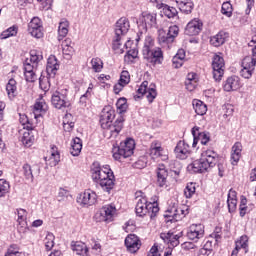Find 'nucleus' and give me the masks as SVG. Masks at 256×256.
Listing matches in <instances>:
<instances>
[{
	"mask_svg": "<svg viewBox=\"0 0 256 256\" xmlns=\"http://www.w3.org/2000/svg\"><path fill=\"white\" fill-rule=\"evenodd\" d=\"M59 69V63L55 56H50L46 65V73L49 77H55L57 70Z\"/></svg>",
	"mask_w": 256,
	"mask_h": 256,
	"instance_id": "nucleus-29",
	"label": "nucleus"
},
{
	"mask_svg": "<svg viewBox=\"0 0 256 256\" xmlns=\"http://www.w3.org/2000/svg\"><path fill=\"white\" fill-rule=\"evenodd\" d=\"M177 159L185 160L191 155V150L185 141H179L174 149Z\"/></svg>",
	"mask_w": 256,
	"mask_h": 256,
	"instance_id": "nucleus-24",
	"label": "nucleus"
},
{
	"mask_svg": "<svg viewBox=\"0 0 256 256\" xmlns=\"http://www.w3.org/2000/svg\"><path fill=\"white\" fill-rule=\"evenodd\" d=\"M116 107L119 111V113H125L127 111V99L126 98H120L116 102Z\"/></svg>",
	"mask_w": 256,
	"mask_h": 256,
	"instance_id": "nucleus-51",
	"label": "nucleus"
},
{
	"mask_svg": "<svg viewBox=\"0 0 256 256\" xmlns=\"http://www.w3.org/2000/svg\"><path fill=\"white\" fill-rule=\"evenodd\" d=\"M135 209L138 217H145L148 213L150 218L153 219V217H157V213H159V204H157V202L147 203L145 198H140Z\"/></svg>",
	"mask_w": 256,
	"mask_h": 256,
	"instance_id": "nucleus-7",
	"label": "nucleus"
},
{
	"mask_svg": "<svg viewBox=\"0 0 256 256\" xmlns=\"http://www.w3.org/2000/svg\"><path fill=\"white\" fill-rule=\"evenodd\" d=\"M197 83V81L186 80L185 85L187 91H194L195 87H197Z\"/></svg>",
	"mask_w": 256,
	"mask_h": 256,
	"instance_id": "nucleus-61",
	"label": "nucleus"
},
{
	"mask_svg": "<svg viewBox=\"0 0 256 256\" xmlns=\"http://www.w3.org/2000/svg\"><path fill=\"white\" fill-rule=\"evenodd\" d=\"M20 123L27 131H33V123L29 120V117L25 114H20Z\"/></svg>",
	"mask_w": 256,
	"mask_h": 256,
	"instance_id": "nucleus-44",
	"label": "nucleus"
},
{
	"mask_svg": "<svg viewBox=\"0 0 256 256\" xmlns=\"http://www.w3.org/2000/svg\"><path fill=\"white\" fill-rule=\"evenodd\" d=\"M235 249H247V236H242L240 240L236 241Z\"/></svg>",
	"mask_w": 256,
	"mask_h": 256,
	"instance_id": "nucleus-55",
	"label": "nucleus"
},
{
	"mask_svg": "<svg viewBox=\"0 0 256 256\" xmlns=\"http://www.w3.org/2000/svg\"><path fill=\"white\" fill-rule=\"evenodd\" d=\"M131 25L129 20L125 17L120 18L115 24V36L112 42V49L117 51V53H124L123 48H121V39L123 36L127 35Z\"/></svg>",
	"mask_w": 256,
	"mask_h": 256,
	"instance_id": "nucleus-5",
	"label": "nucleus"
},
{
	"mask_svg": "<svg viewBox=\"0 0 256 256\" xmlns=\"http://www.w3.org/2000/svg\"><path fill=\"white\" fill-rule=\"evenodd\" d=\"M160 237L164 240V243H167L171 247H177L179 245V239L183 237V232H179L178 234H175L171 231L168 233H161Z\"/></svg>",
	"mask_w": 256,
	"mask_h": 256,
	"instance_id": "nucleus-26",
	"label": "nucleus"
},
{
	"mask_svg": "<svg viewBox=\"0 0 256 256\" xmlns=\"http://www.w3.org/2000/svg\"><path fill=\"white\" fill-rule=\"evenodd\" d=\"M131 81V77L129 75L128 71H122L120 75L119 82L122 83V85H129V82Z\"/></svg>",
	"mask_w": 256,
	"mask_h": 256,
	"instance_id": "nucleus-54",
	"label": "nucleus"
},
{
	"mask_svg": "<svg viewBox=\"0 0 256 256\" xmlns=\"http://www.w3.org/2000/svg\"><path fill=\"white\" fill-rule=\"evenodd\" d=\"M195 191H197V188L195 187V183L191 182L187 184V186L184 189V195L186 199H191L195 195Z\"/></svg>",
	"mask_w": 256,
	"mask_h": 256,
	"instance_id": "nucleus-45",
	"label": "nucleus"
},
{
	"mask_svg": "<svg viewBox=\"0 0 256 256\" xmlns=\"http://www.w3.org/2000/svg\"><path fill=\"white\" fill-rule=\"evenodd\" d=\"M133 151H135V140L128 138L125 142H121L119 147L113 149V158L115 161L127 159L133 155Z\"/></svg>",
	"mask_w": 256,
	"mask_h": 256,
	"instance_id": "nucleus-8",
	"label": "nucleus"
},
{
	"mask_svg": "<svg viewBox=\"0 0 256 256\" xmlns=\"http://www.w3.org/2000/svg\"><path fill=\"white\" fill-rule=\"evenodd\" d=\"M193 108L195 110V113L198 115H205L207 113V104L203 103L201 100H193L192 102Z\"/></svg>",
	"mask_w": 256,
	"mask_h": 256,
	"instance_id": "nucleus-35",
	"label": "nucleus"
},
{
	"mask_svg": "<svg viewBox=\"0 0 256 256\" xmlns=\"http://www.w3.org/2000/svg\"><path fill=\"white\" fill-rule=\"evenodd\" d=\"M31 130H27L23 133V136L20 138L21 143L24 147H31L35 143V136L31 134Z\"/></svg>",
	"mask_w": 256,
	"mask_h": 256,
	"instance_id": "nucleus-36",
	"label": "nucleus"
},
{
	"mask_svg": "<svg viewBox=\"0 0 256 256\" xmlns=\"http://www.w3.org/2000/svg\"><path fill=\"white\" fill-rule=\"evenodd\" d=\"M43 61V54L37 50L30 51V57L26 58L24 62V77L28 83H35L37 81V67H39V62Z\"/></svg>",
	"mask_w": 256,
	"mask_h": 256,
	"instance_id": "nucleus-4",
	"label": "nucleus"
},
{
	"mask_svg": "<svg viewBox=\"0 0 256 256\" xmlns=\"http://www.w3.org/2000/svg\"><path fill=\"white\" fill-rule=\"evenodd\" d=\"M179 35V26H170L168 31L159 30L158 31V43L162 47H169L171 43L175 41V38Z\"/></svg>",
	"mask_w": 256,
	"mask_h": 256,
	"instance_id": "nucleus-10",
	"label": "nucleus"
},
{
	"mask_svg": "<svg viewBox=\"0 0 256 256\" xmlns=\"http://www.w3.org/2000/svg\"><path fill=\"white\" fill-rule=\"evenodd\" d=\"M150 157L155 159H161V161H167L169 156L165 154V150L161 147V142L155 140L150 145Z\"/></svg>",
	"mask_w": 256,
	"mask_h": 256,
	"instance_id": "nucleus-18",
	"label": "nucleus"
},
{
	"mask_svg": "<svg viewBox=\"0 0 256 256\" xmlns=\"http://www.w3.org/2000/svg\"><path fill=\"white\" fill-rule=\"evenodd\" d=\"M137 23L140 31L137 33L136 41L139 43L147 35V29L157 28V14L142 13Z\"/></svg>",
	"mask_w": 256,
	"mask_h": 256,
	"instance_id": "nucleus-6",
	"label": "nucleus"
},
{
	"mask_svg": "<svg viewBox=\"0 0 256 256\" xmlns=\"http://www.w3.org/2000/svg\"><path fill=\"white\" fill-rule=\"evenodd\" d=\"M117 213V208L113 205H105L100 209V221H105L106 223H111L113 217Z\"/></svg>",
	"mask_w": 256,
	"mask_h": 256,
	"instance_id": "nucleus-23",
	"label": "nucleus"
},
{
	"mask_svg": "<svg viewBox=\"0 0 256 256\" xmlns=\"http://www.w3.org/2000/svg\"><path fill=\"white\" fill-rule=\"evenodd\" d=\"M155 49V40L151 36H145L144 46L142 48V55L149 53Z\"/></svg>",
	"mask_w": 256,
	"mask_h": 256,
	"instance_id": "nucleus-37",
	"label": "nucleus"
},
{
	"mask_svg": "<svg viewBox=\"0 0 256 256\" xmlns=\"http://www.w3.org/2000/svg\"><path fill=\"white\" fill-rule=\"evenodd\" d=\"M186 215H189V206L182 205L181 207L173 206L168 209L164 217L168 219L167 221L173 223V221H180Z\"/></svg>",
	"mask_w": 256,
	"mask_h": 256,
	"instance_id": "nucleus-12",
	"label": "nucleus"
},
{
	"mask_svg": "<svg viewBox=\"0 0 256 256\" xmlns=\"http://www.w3.org/2000/svg\"><path fill=\"white\" fill-rule=\"evenodd\" d=\"M125 246L130 253H137L141 247V240L135 234H129L125 239Z\"/></svg>",
	"mask_w": 256,
	"mask_h": 256,
	"instance_id": "nucleus-21",
	"label": "nucleus"
},
{
	"mask_svg": "<svg viewBox=\"0 0 256 256\" xmlns=\"http://www.w3.org/2000/svg\"><path fill=\"white\" fill-rule=\"evenodd\" d=\"M21 171H22V174L25 177V179L27 181H31V183H33V179H34L35 175L37 177H38V175H40L41 167L37 164H35L31 167V165L26 163L22 166Z\"/></svg>",
	"mask_w": 256,
	"mask_h": 256,
	"instance_id": "nucleus-20",
	"label": "nucleus"
},
{
	"mask_svg": "<svg viewBox=\"0 0 256 256\" xmlns=\"http://www.w3.org/2000/svg\"><path fill=\"white\" fill-rule=\"evenodd\" d=\"M197 136H198V139H199L201 145H207V142L211 141V134H209V132H200L198 130Z\"/></svg>",
	"mask_w": 256,
	"mask_h": 256,
	"instance_id": "nucleus-50",
	"label": "nucleus"
},
{
	"mask_svg": "<svg viewBox=\"0 0 256 256\" xmlns=\"http://www.w3.org/2000/svg\"><path fill=\"white\" fill-rule=\"evenodd\" d=\"M91 91H93V84H90L86 93L80 97V104L85 105L87 103V99L91 97Z\"/></svg>",
	"mask_w": 256,
	"mask_h": 256,
	"instance_id": "nucleus-52",
	"label": "nucleus"
},
{
	"mask_svg": "<svg viewBox=\"0 0 256 256\" xmlns=\"http://www.w3.org/2000/svg\"><path fill=\"white\" fill-rule=\"evenodd\" d=\"M27 219V211L25 209L18 210V222L25 221Z\"/></svg>",
	"mask_w": 256,
	"mask_h": 256,
	"instance_id": "nucleus-63",
	"label": "nucleus"
},
{
	"mask_svg": "<svg viewBox=\"0 0 256 256\" xmlns=\"http://www.w3.org/2000/svg\"><path fill=\"white\" fill-rule=\"evenodd\" d=\"M115 119V110L111 108L103 109L100 116V125L102 129H105L106 135L109 137H117L119 133L123 130V123H125V118L119 116L114 122Z\"/></svg>",
	"mask_w": 256,
	"mask_h": 256,
	"instance_id": "nucleus-2",
	"label": "nucleus"
},
{
	"mask_svg": "<svg viewBox=\"0 0 256 256\" xmlns=\"http://www.w3.org/2000/svg\"><path fill=\"white\" fill-rule=\"evenodd\" d=\"M6 92L9 97V99L13 100L17 95V81L13 78H11L8 83L6 84Z\"/></svg>",
	"mask_w": 256,
	"mask_h": 256,
	"instance_id": "nucleus-32",
	"label": "nucleus"
},
{
	"mask_svg": "<svg viewBox=\"0 0 256 256\" xmlns=\"http://www.w3.org/2000/svg\"><path fill=\"white\" fill-rule=\"evenodd\" d=\"M202 30H203V22H201L200 20L194 19L187 24L185 28V35H189L190 37H193L195 35H199Z\"/></svg>",
	"mask_w": 256,
	"mask_h": 256,
	"instance_id": "nucleus-22",
	"label": "nucleus"
},
{
	"mask_svg": "<svg viewBox=\"0 0 256 256\" xmlns=\"http://www.w3.org/2000/svg\"><path fill=\"white\" fill-rule=\"evenodd\" d=\"M156 185L158 187H167V177H169V172L167 171V168H165L164 164H159L156 169Z\"/></svg>",
	"mask_w": 256,
	"mask_h": 256,
	"instance_id": "nucleus-25",
	"label": "nucleus"
},
{
	"mask_svg": "<svg viewBox=\"0 0 256 256\" xmlns=\"http://www.w3.org/2000/svg\"><path fill=\"white\" fill-rule=\"evenodd\" d=\"M176 3L180 11L186 15H189L193 11L194 4L192 0H177Z\"/></svg>",
	"mask_w": 256,
	"mask_h": 256,
	"instance_id": "nucleus-33",
	"label": "nucleus"
},
{
	"mask_svg": "<svg viewBox=\"0 0 256 256\" xmlns=\"http://www.w3.org/2000/svg\"><path fill=\"white\" fill-rule=\"evenodd\" d=\"M63 55L66 59H71V56L75 53L73 46H62Z\"/></svg>",
	"mask_w": 256,
	"mask_h": 256,
	"instance_id": "nucleus-53",
	"label": "nucleus"
},
{
	"mask_svg": "<svg viewBox=\"0 0 256 256\" xmlns=\"http://www.w3.org/2000/svg\"><path fill=\"white\" fill-rule=\"evenodd\" d=\"M148 256H161V254H159V249L157 247L153 246L150 249Z\"/></svg>",
	"mask_w": 256,
	"mask_h": 256,
	"instance_id": "nucleus-64",
	"label": "nucleus"
},
{
	"mask_svg": "<svg viewBox=\"0 0 256 256\" xmlns=\"http://www.w3.org/2000/svg\"><path fill=\"white\" fill-rule=\"evenodd\" d=\"M205 236V227L202 224H192L187 232V237L190 241L197 243L198 239H203Z\"/></svg>",
	"mask_w": 256,
	"mask_h": 256,
	"instance_id": "nucleus-19",
	"label": "nucleus"
},
{
	"mask_svg": "<svg viewBox=\"0 0 256 256\" xmlns=\"http://www.w3.org/2000/svg\"><path fill=\"white\" fill-rule=\"evenodd\" d=\"M256 58L253 60L251 56H246L242 60V69L240 71L241 77L244 79H251L253 77V71H255Z\"/></svg>",
	"mask_w": 256,
	"mask_h": 256,
	"instance_id": "nucleus-14",
	"label": "nucleus"
},
{
	"mask_svg": "<svg viewBox=\"0 0 256 256\" xmlns=\"http://www.w3.org/2000/svg\"><path fill=\"white\" fill-rule=\"evenodd\" d=\"M131 59H137V51L129 50L127 55L124 57V61H131Z\"/></svg>",
	"mask_w": 256,
	"mask_h": 256,
	"instance_id": "nucleus-62",
	"label": "nucleus"
},
{
	"mask_svg": "<svg viewBox=\"0 0 256 256\" xmlns=\"http://www.w3.org/2000/svg\"><path fill=\"white\" fill-rule=\"evenodd\" d=\"M221 13L226 17H231V15H233V6L230 2H224L222 4Z\"/></svg>",
	"mask_w": 256,
	"mask_h": 256,
	"instance_id": "nucleus-49",
	"label": "nucleus"
},
{
	"mask_svg": "<svg viewBox=\"0 0 256 256\" xmlns=\"http://www.w3.org/2000/svg\"><path fill=\"white\" fill-rule=\"evenodd\" d=\"M91 65L95 73H101V71L103 70V60H101V58H92Z\"/></svg>",
	"mask_w": 256,
	"mask_h": 256,
	"instance_id": "nucleus-43",
	"label": "nucleus"
},
{
	"mask_svg": "<svg viewBox=\"0 0 256 256\" xmlns=\"http://www.w3.org/2000/svg\"><path fill=\"white\" fill-rule=\"evenodd\" d=\"M241 87V80L238 76H231L228 77L227 80L224 82L223 88L224 91H237Z\"/></svg>",
	"mask_w": 256,
	"mask_h": 256,
	"instance_id": "nucleus-27",
	"label": "nucleus"
},
{
	"mask_svg": "<svg viewBox=\"0 0 256 256\" xmlns=\"http://www.w3.org/2000/svg\"><path fill=\"white\" fill-rule=\"evenodd\" d=\"M81 149H83V141H81V138L76 137L72 141L70 153L73 155V157H78L81 153Z\"/></svg>",
	"mask_w": 256,
	"mask_h": 256,
	"instance_id": "nucleus-34",
	"label": "nucleus"
},
{
	"mask_svg": "<svg viewBox=\"0 0 256 256\" xmlns=\"http://www.w3.org/2000/svg\"><path fill=\"white\" fill-rule=\"evenodd\" d=\"M143 57L147 63H150V65H161L163 63V51L161 48H154L153 50H150L149 52H146V54H143Z\"/></svg>",
	"mask_w": 256,
	"mask_h": 256,
	"instance_id": "nucleus-15",
	"label": "nucleus"
},
{
	"mask_svg": "<svg viewBox=\"0 0 256 256\" xmlns=\"http://www.w3.org/2000/svg\"><path fill=\"white\" fill-rule=\"evenodd\" d=\"M164 15L168 17V19H173L177 15V9L175 7H171L169 5H162L161 7Z\"/></svg>",
	"mask_w": 256,
	"mask_h": 256,
	"instance_id": "nucleus-40",
	"label": "nucleus"
},
{
	"mask_svg": "<svg viewBox=\"0 0 256 256\" xmlns=\"http://www.w3.org/2000/svg\"><path fill=\"white\" fill-rule=\"evenodd\" d=\"M9 189H11L9 182L5 179H0V197H5L9 193Z\"/></svg>",
	"mask_w": 256,
	"mask_h": 256,
	"instance_id": "nucleus-48",
	"label": "nucleus"
},
{
	"mask_svg": "<svg viewBox=\"0 0 256 256\" xmlns=\"http://www.w3.org/2000/svg\"><path fill=\"white\" fill-rule=\"evenodd\" d=\"M51 103L55 109L71 107V101H69V90L67 88H58L52 93Z\"/></svg>",
	"mask_w": 256,
	"mask_h": 256,
	"instance_id": "nucleus-9",
	"label": "nucleus"
},
{
	"mask_svg": "<svg viewBox=\"0 0 256 256\" xmlns=\"http://www.w3.org/2000/svg\"><path fill=\"white\" fill-rule=\"evenodd\" d=\"M56 149L57 147H52L51 156L49 158L50 167H56V165L59 164V161H61V156L59 154V151H57Z\"/></svg>",
	"mask_w": 256,
	"mask_h": 256,
	"instance_id": "nucleus-39",
	"label": "nucleus"
},
{
	"mask_svg": "<svg viewBox=\"0 0 256 256\" xmlns=\"http://www.w3.org/2000/svg\"><path fill=\"white\" fill-rule=\"evenodd\" d=\"M92 181L99 185L106 193H111L115 187V175L109 165L99 166V163H94L91 167Z\"/></svg>",
	"mask_w": 256,
	"mask_h": 256,
	"instance_id": "nucleus-1",
	"label": "nucleus"
},
{
	"mask_svg": "<svg viewBox=\"0 0 256 256\" xmlns=\"http://www.w3.org/2000/svg\"><path fill=\"white\" fill-rule=\"evenodd\" d=\"M217 159V152L205 150L201 153L200 159L195 160L188 166V170L192 173H205V171H209V169L217 165Z\"/></svg>",
	"mask_w": 256,
	"mask_h": 256,
	"instance_id": "nucleus-3",
	"label": "nucleus"
},
{
	"mask_svg": "<svg viewBox=\"0 0 256 256\" xmlns=\"http://www.w3.org/2000/svg\"><path fill=\"white\" fill-rule=\"evenodd\" d=\"M228 210L233 213L237 209V199L227 200Z\"/></svg>",
	"mask_w": 256,
	"mask_h": 256,
	"instance_id": "nucleus-58",
	"label": "nucleus"
},
{
	"mask_svg": "<svg viewBox=\"0 0 256 256\" xmlns=\"http://www.w3.org/2000/svg\"><path fill=\"white\" fill-rule=\"evenodd\" d=\"M91 256L100 255L101 254V244L97 241H94V245H92L91 251L89 252Z\"/></svg>",
	"mask_w": 256,
	"mask_h": 256,
	"instance_id": "nucleus-56",
	"label": "nucleus"
},
{
	"mask_svg": "<svg viewBox=\"0 0 256 256\" xmlns=\"http://www.w3.org/2000/svg\"><path fill=\"white\" fill-rule=\"evenodd\" d=\"M17 35V26H12L0 34L1 39H9V37H15Z\"/></svg>",
	"mask_w": 256,
	"mask_h": 256,
	"instance_id": "nucleus-46",
	"label": "nucleus"
},
{
	"mask_svg": "<svg viewBox=\"0 0 256 256\" xmlns=\"http://www.w3.org/2000/svg\"><path fill=\"white\" fill-rule=\"evenodd\" d=\"M44 245L47 251H51L55 247V235L48 233L44 239Z\"/></svg>",
	"mask_w": 256,
	"mask_h": 256,
	"instance_id": "nucleus-42",
	"label": "nucleus"
},
{
	"mask_svg": "<svg viewBox=\"0 0 256 256\" xmlns=\"http://www.w3.org/2000/svg\"><path fill=\"white\" fill-rule=\"evenodd\" d=\"M69 33V21L62 19L58 26V41H63Z\"/></svg>",
	"mask_w": 256,
	"mask_h": 256,
	"instance_id": "nucleus-31",
	"label": "nucleus"
},
{
	"mask_svg": "<svg viewBox=\"0 0 256 256\" xmlns=\"http://www.w3.org/2000/svg\"><path fill=\"white\" fill-rule=\"evenodd\" d=\"M77 203L83 205V207H91L97 203V193L92 190H85L77 197Z\"/></svg>",
	"mask_w": 256,
	"mask_h": 256,
	"instance_id": "nucleus-16",
	"label": "nucleus"
},
{
	"mask_svg": "<svg viewBox=\"0 0 256 256\" xmlns=\"http://www.w3.org/2000/svg\"><path fill=\"white\" fill-rule=\"evenodd\" d=\"M213 77L215 81H221L225 73V60L221 55L215 54L212 61Z\"/></svg>",
	"mask_w": 256,
	"mask_h": 256,
	"instance_id": "nucleus-13",
	"label": "nucleus"
},
{
	"mask_svg": "<svg viewBox=\"0 0 256 256\" xmlns=\"http://www.w3.org/2000/svg\"><path fill=\"white\" fill-rule=\"evenodd\" d=\"M71 119H73V115L71 114H66L63 118V128L64 131H67L68 133L75 127V122L71 121Z\"/></svg>",
	"mask_w": 256,
	"mask_h": 256,
	"instance_id": "nucleus-38",
	"label": "nucleus"
},
{
	"mask_svg": "<svg viewBox=\"0 0 256 256\" xmlns=\"http://www.w3.org/2000/svg\"><path fill=\"white\" fill-rule=\"evenodd\" d=\"M240 217H243L244 215H247V213H250L253 210V204L247 205V206H240Z\"/></svg>",
	"mask_w": 256,
	"mask_h": 256,
	"instance_id": "nucleus-57",
	"label": "nucleus"
},
{
	"mask_svg": "<svg viewBox=\"0 0 256 256\" xmlns=\"http://www.w3.org/2000/svg\"><path fill=\"white\" fill-rule=\"evenodd\" d=\"M241 151H243V145L241 142H236L232 146V152H231V164L237 165L239 163V160L241 159Z\"/></svg>",
	"mask_w": 256,
	"mask_h": 256,
	"instance_id": "nucleus-30",
	"label": "nucleus"
},
{
	"mask_svg": "<svg viewBox=\"0 0 256 256\" xmlns=\"http://www.w3.org/2000/svg\"><path fill=\"white\" fill-rule=\"evenodd\" d=\"M227 39H229V33L220 31L210 38V45H213V47H221Z\"/></svg>",
	"mask_w": 256,
	"mask_h": 256,
	"instance_id": "nucleus-28",
	"label": "nucleus"
},
{
	"mask_svg": "<svg viewBox=\"0 0 256 256\" xmlns=\"http://www.w3.org/2000/svg\"><path fill=\"white\" fill-rule=\"evenodd\" d=\"M48 109L49 106H47V103L43 99L36 101L34 104V110L36 113H46Z\"/></svg>",
	"mask_w": 256,
	"mask_h": 256,
	"instance_id": "nucleus-41",
	"label": "nucleus"
},
{
	"mask_svg": "<svg viewBox=\"0 0 256 256\" xmlns=\"http://www.w3.org/2000/svg\"><path fill=\"white\" fill-rule=\"evenodd\" d=\"M39 85L42 91H49V89H51V82H49V77L41 76L39 78Z\"/></svg>",
	"mask_w": 256,
	"mask_h": 256,
	"instance_id": "nucleus-47",
	"label": "nucleus"
},
{
	"mask_svg": "<svg viewBox=\"0 0 256 256\" xmlns=\"http://www.w3.org/2000/svg\"><path fill=\"white\" fill-rule=\"evenodd\" d=\"M138 96H135V99H141L143 95H146L149 103L155 101L157 97V90L155 89V84H150L148 81H143L140 87L137 90Z\"/></svg>",
	"mask_w": 256,
	"mask_h": 256,
	"instance_id": "nucleus-11",
	"label": "nucleus"
},
{
	"mask_svg": "<svg viewBox=\"0 0 256 256\" xmlns=\"http://www.w3.org/2000/svg\"><path fill=\"white\" fill-rule=\"evenodd\" d=\"M68 198H69V191H67L65 189H60L59 193H58L59 201H65Z\"/></svg>",
	"mask_w": 256,
	"mask_h": 256,
	"instance_id": "nucleus-59",
	"label": "nucleus"
},
{
	"mask_svg": "<svg viewBox=\"0 0 256 256\" xmlns=\"http://www.w3.org/2000/svg\"><path fill=\"white\" fill-rule=\"evenodd\" d=\"M197 131H199V127L195 126L192 128V135L194 138L192 147H197V143H199V136H197Z\"/></svg>",
	"mask_w": 256,
	"mask_h": 256,
	"instance_id": "nucleus-60",
	"label": "nucleus"
},
{
	"mask_svg": "<svg viewBox=\"0 0 256 256\" xmlns=\"http://www.w3.org/2000/svg\"><path fill=\"white\" fill-rule=\"evenodd\" d=\"M28 32L32 37L41 39L43 37V23L39 17H34L28 24Z\"/></svg>",
	"mask_w": 256,
	"mask_h": 256,
	"instance_id": "nucleus-17",
	"label": "nucleus"
}]
</instances>
